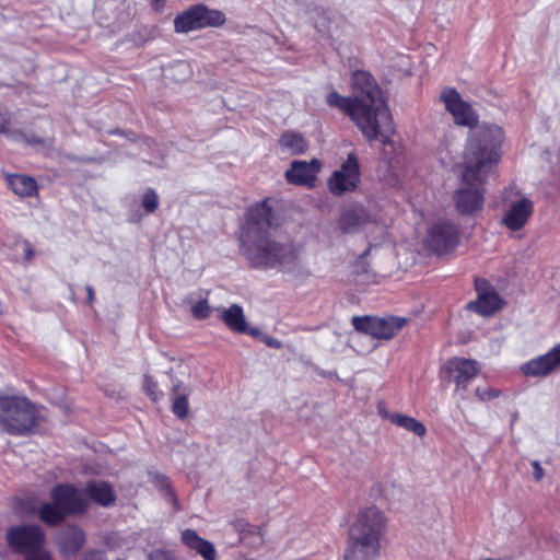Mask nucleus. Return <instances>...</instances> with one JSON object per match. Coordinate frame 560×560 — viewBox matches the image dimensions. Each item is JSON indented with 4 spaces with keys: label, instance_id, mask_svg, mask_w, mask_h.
Here are the masks:
<instances>
[{
    "label": "nucleus",
    "instance_id": "nucleus-35",
    "mask_svg": "<svg viewBox=\"0 0 560 560\" xmlns=\"http://www.w3.org/2000/svg\"><path fill=\"white\" fill-rule=\"evenodd\" d=\"M72 535H73L74 545H75L74 548L78 549L83 544V540H84L83 534L80 530L74 529L72 532Z\"/></svg>",
    "mask_w": 560,
    "mask_h": 560
},
{
    "label": "nucleus",
    "instance_id": "nucleus-36",
    "mask_svg": "<svg viewBox=\"0 0 560 560\" xmlns=\"http://www.w3.org/2000/svg\"><path fill=\"white\" fill-rule=\"evenodd\" d=\"M23 250L25 252L26 259H31L33 256V250L31 245L27 242L22 243Z\"/></svg>",
    "mask_w": 560,
    "mask_h": 560
},
{
    "label": "nucleus",
    "instance_id": "nucleus-26",
    "mask_svg": "<svg viewBox=\"0 0 560 560\" xmlns=\"http://www.w3.org/2000/svg\"><path fill=\"white\" fill-rule=\"evenodd\" d=\"M141 206L147 212H154L159 207V196L153 189H148L141 197Z\"/></svg>",
    "mask_w": 560,
    "mask_h": 560
},
{
    "label": "nucleus",
    "instance_id": "nucleus-11",
    "mask_svg": "<svg viewBox=\"0 0 560 560\" xmlns=\"http://www.w3.org/2000/svg\"><path fill=\"white\" fill-rule=\"evenodd\" d=\"M7 539L11 548L28 555L43 548L45 536L36 525L12 527L7 532Z\"/></svg>",
    "mask_w": 560,
    "mask_h": 560
},
{
    "label": "nucleus",
    "instance_id": "nucleus-8",
    "mask_svg": "<svg viewBox=\"0 0 560 560\" xmlns=\"http://www.w3.org/2000/svg\"><path fill=\"white\" fill-rule=\"evenodd\" d=\"M534 213V201L526 195L515 191L505 203L501 223L508 230L516 232L525 228Z\"/></svg>",
    "mask_w": 560,
    "mask_h": 560
},
{
    "label": "nucleus",
    "instance_id": "nucleus-7",
    "mask_svg": "<svg viewBox=\"0 0 560 560\" xmlns=\"http://www.w3.org/2000/svg\"><path fill=\"white\" fill-rule=\"evenodd\" d=\"M225 23L224 14L219 10L208 9L206 5H195L174 20L175 31L177 33H188L203 27H217Z\"/></svg>",
    "mask_w": 560,
    "mask_h": 560
},
{
    "label": "nucleus",
    "instance_id": "nucleus-39",
    "mask_svg": "<svg viewBox=\"0 0 560 560\" xmlns=\"http://www.w3.org/2000/svg\"><path fill=\"white\" fill-rule=\"evenodd\" d=\"M85 290H86V294H88V300H89V302H90V303H92V302H93V300H94V290H93V288H92V287H90V285H88V287L85 288Z\"/></svg>",
    "mask_w": 560,
    "mask_h": 560
},
{
    "label": "nucleus",
    "instance_id": "nucleus-14",
    "mask_svg": "<svg viewBox=\"0 0 560 560\" xmlns=\"http://www.w3.org/2000/svg\"><path fill=\"white\" fill-rule=\"evenodd\" d=\"M375 222V215L369 209L360 205H352L341 212L338 228L342 233L355 234L365 232Z\"/></svg>",
    "mask_w": 560,
    "mask_h": 560
},
{
    "label": "nucleus",
    "instance_id": "nucleus-12",
    "mask_svg": "<svg viewBox=\"0 0 560 560\" xmlns=\"http://www.w3.org/2000/svg\"><path fill=\"white\" fill-rule=\"evenodd\" d=\"M458 243V229L450 221L433 223L424 238V246L438 254L445 253Z\"/></svg>",
    "mask_w": 560,
    "mask_h": 560
},
{
    "label": "nucleus",
    "instance_id": "nucleus-33",
    "mask_svg": "<svg viewBox=\"0 0 560 560\" xmlns=\"http://www.w3.org/2000/svg\"><path fill=\"white\" fill-rule=\"evenodd\" d=\"M9 125L8 114L0 109V133L5 132Z\"/></svg>",
    "mask_w": 560,
    "mask_h": 560
},
{
    "label": "nucleus",
    "instance_id": "nucleus-23",
    "mask_svg": "<svg viewBox=\"0 0 560 560\" xmlns=\"http://www.w3.org/2000/svg\"><path fill=\"white\" fill-rule=\"evenodd\" d=\"M188 386L178 383L172 386V410L178 418L184 419L188 416L189 404H188Z\"/></svg>",
    "mask_w": 560,
    "mask_h": 560
},
{
    "label": "nucleus",
    "instance_id": "nucleus-31",
    "mask_svg": "<svg viewBox=\"0 0 560 560\" xmlns=\"http://www.w3.org/2000/svg\"><path fill=\"white\" fill-rule=\"evenodd\" d=\"M533 477L536 481H540L544 478L545 471L538 460L532 462Z\"/></svg>",
    "mask_w": 560,
    "mask_h": 560
},
{
    "label": "nucleus",
    "instance_id": "nucleus-19",
    "mask_svg": "<svg viewBox=\"0 0 560 560\" xmlns=\"http://www.w3.org/2000/svg\"><path fill=\"white\" fill-rule=\"evenodd\" d=\"M220 318L222 322L235 332H249L256 335V329H247V323L242 306L232 304L229 307L222 308L220 312Z\"/></svg>",
    "mask_w": 560,
    "mask_h": 560
},
{
    "label": "nucleus",
    "instance_id": "nucleus-16",
    "mask_svg": "<svg viewBox=\"0 0 560 560\" xmlns=\"http://www.w3.org/2000/svg\"><path fill=\"white\" fill-rule=\"evenodd\" d=\"M322 162L313 159L310 162L295 160L284 173L285 180L295 186L314 187L317 174L320 172Z\"/></svg>",
    "mask_w": 560,
    "mask_h": 560
},
{
    "label": "nucleus",
    "instance_id": "nucleus-9",
    "mask_svg": "<svg viewBox=\"0 0 560 560\" xmlns=\"http://www.w3.org/2000/svg\"><path fill=\"white\" fill-rule=\"evenodd\" d=\"M406 324L404 317H359L352 318L353 327L361 332L378 339H389L397 335Z\"/></svg>",
    "mask_w": 560,
    "mask_h": 560
},
{
    "label": "nucleus",
    "instance_id": "nucleus-13",
    "mask_svg": "<svg viewBox=\"0 0 560 560\" xmlns=\"http://www.w3.org/2000/svg\"><path fill=\"white\" fill-rule=\"evenodd\" d=\"M441 100L457 125L465 127H474L477 125V114L471 106L460 97L455 89L445 88L441 93Z\"/></svg>",
    "mask_w": 560,
    "mask_h": 560
},
{
    "label": "nucleus",
    "instance_id": "nucleus-10",
    "mask_svg": "<svg viewBox=\"0 0 560 560\" xmlns=\"http://www.w3.org/2000/svg\"><path fill=\"white\" fill-rule=\"evenodd\" d=\"M360 182V166L355 153H349L340 168L335 171L328 178V188L331 194L341 196L352 191Z\"/></svg>",
    "mask_w": 560,
    "mask_h": 560
},
{
    "label": "nucleus",
    "instance_id": "nucleus-27",
    "mask_svg": "<svg viewBox=\"0 0 560 560\" xmlns=\"http://www.w3.org/2000/svg\"><path fill=\"white\" fill-rule=\"evenodd\" d=\"M191 314L196 319H206L211 314V307L206 299H201L191 305Z\"/></svg>",
    "mask_w": 560,
    "mask_h": 560
},
{
    "label": "nucleus",
    "instance_id": "nucleus-21",
    "mask_svg": "<svg viewBox=\"0 0 560 560\" xmlns=\"http://www.w3.org/2000/svg\"><path fill=\"white\" fill-rule=\"evenodd\" d=\"M183 542L190 549L198 552L205 560H217V551L214 546L198 536L192 529H186L182 533Z\"/></svg>",
    "mask_w": 560,
    "mask_h": 560
},
{
    "label": "nucleus",
    "instance_id": "nucleus-40",
    "mask_svg": "<svg viewBox=\"0 0 560 560\" xmlns=\"http://www.w3.org/2000/svg\"><path fill=\"white\" fill-rule=\"evenodd\" d=\"M267 345L273 348H280V342L276 339H270L267 341Z\"/></svg>",
    "mask_w": 560,
    "mask_h": 560
},
{
    "label": "nucleus",
    "instance_id": "nucleus-18",
    "mask_svg": "<svg viewBox=\"0 0 560 560\" xmlns=\"http://www.w3.org/2000/svg\"><path fill=\"white\" fill-rule=\"evenodd\" d=\"M478 298L469 304V307L482 316H490L503 306L499 294L488 287L486 281H478L476 284Z\"/></svg>",
    "mask_w": 560,
    "mask_h": 560
},
{
    "label": "nucleus",
    "instance_id": "nucleus-5",
    "mask_svg": "<svg viewBox=\"0 0 560 560\" xmlns=\"http://www.w3.org/2000/svg\"><path fill=\"white\" fill-rule=\"evenodd\" d=\"M37 423L35 406L23 395H0V429L11 435H26Z\"/></svg>",
    "mask_w": 560,
    "mask_h": 560
},
{
    "label": "nucleus",
    "instance_id": "nucleus-34",
    "mask_svg": "<svg viewBox=\"0 0 560 560\" xmlns=\"http://www.w3.org/2000/svg\"><path fill=\"white\" fill-rule=\"evenodd\" d=\"M378 415L382 418L387 419L388 421H390L393 423V417L398 416V412L393 413V412H389L385 407H380Z\"/></svg>",
    "mask_w": 560,
    "mask_h": 560
},
{
    "label": "nucleus",
    "instance_id": "nucleus-38",
    "mask_svg": "<svg viewBox=\"0 0 560 560\" xmlns=\"http://www.w3.org/2000/svg\"><path fill=\"white\" fill-rule=\"evenodd\" d=\"M86 560H105L104 555L102 552L95 551L92 552Z\"/></svg>",
    "mask_w": 560,
    "mask_h": 560
},
{
    "label": "nucleus",
    "instance_id": "nucleus-2",
    "mask_svg": "<svg viewBox=\"0 0 560 560\" xmlns=\"http://www.w3.org/2000/svg\"><path fill=\"white\" fill-rule=\"evenodd\" d=\"M277 228L268 200L252 206L238 236L242 255L257 269H275L294 276L302 273L304 260L301 252L273 240L270 231Z\"/></svg>",
    "mask_w": 560,
    "mask_h": 560
},
{
    "label": "nucleus",
    "instance_id": "nucleus-15",
    "mask_svg": "<svg viewBox=\"0 0 560 560\" xmlns=\"http://www.w3.org/2000/svg\"><path fill=\"white\" fill-rule=\"evenodd\" d=\"M445 372L452 376L456 392H465L469 383L479 374L481 366L472 359L455 357L444 365Z\"/></svg>",
    "mask_w": 560,
    "mask_h": 560
},
{
    "label": "nucleus",
    "instance_id": "nucleus-4",
    "mask_svg": "<svg viewBox=\"0 0 560 560\" xmlns=\"http://www.w3.org/2000/svg\"><path fill=\"white\" fill-rule=\"evenodd\" d=\"M387 517L378 508L371 505L358 511L349 527L347 549L360 551L366 556L380 557L382 539L386 535Z\"/></svg>",
    "mask_w": 560,
    "mask_h": 560
},
{
    "label": "nucleus",
    "instance_id": "nucleus-20",
    "mask_svg": "<svg viewBox=\"0 0 560 560\" xmlns=\"http://www.w3.org/2000/svg\"><path fill=\"white\" fill-rule=\"evenodd\" d=\"M86 500H91L100 505L108 506L115 501V492L112 486L105 481L89 482L84 490Z\"/></svg>",
    "mask_w": 560,
    "mask_h": 560
},
{
    "label": "nucleus",
    "instance_id": "nucleus-37",
    "mask_svg": "<svg viewBox=\"0 0 560 560\" xmlns=\"http://www.w3.org/2000/svg\"><path fill=\"white\" fill-rule=\"evenodd\" d=\"M166 0H152V5L155 11H162Z\"/></svg>",
    "mask_w": 560,
    "mask_h": 560
},
{
    "label": "nucleus",
    "instance_id": "nucleus-17",
    "mask_svg": "<svg viewBox=\"0 0 560 560\" xmlns=\"http://www.w3.org/2000/svg\"><path fill=\"white\" fill-rule=\"evenodd\" d=\"M560 368V343L551 348L547 353L536 357L521 368L527 376L544 377Z\"/></svg>",
    "mask_w": 560,
    "mask_h": 560
},
{
    "label": "nucleus",
    "instance_id": "nucleus-29",
    "mask_svg": "<svg viewBox=\"0 0 560 560\" xmlns=\"http://www.w3.org/2000/svg\"><path fill=\"white\" fill-rule=\"evenodd\" d=\"M476 395L481 400H490V399H493V398L498 397L499 396V392L494 390V389H491V388H487V387H478L476 389Z\"/></svg>",
    "mask_w": 560,
    "mask_h": 560
},
{
    "label": "nucleus",
    "instance_id": "nucleus-32",
    "mask_svg": "<svg viewBox=\"0 0 560 560\" xmlns=\"http://www.w3.org/2000/svg\"><path fill=\"white\" fill-rule=\"evenodd\" d=\"M150 560H173L170 552L164 550H155L150 553L149 556Z\"/></svg>",
    "mask_w": 560,
    "mask_h": 560
},
{
    "label": "nucleus",
    "instance_id": "nucleus-6",
    "mask_svg": "<svg viewBox=\"0 0 560 560\" xmlns=\"http://www.w3.org/2000/svg\"><path fill=\"white\" fill-rule=\"evenodd\" d=\"M50 497L52 503H44L38 509L40 521L49 525L60 523L68 514L82 513L89 506L84 492L70 485L55 487Z\"/></svg>",
    "mask_w": 560,
    "mask_h": 560
},
{
    "label": "nucleus",
    "instance_id": "nucleus-22",
    "mask_svg": "<svg viewBox=\"0 0 560 560\" xmlns=\"http://www.w3.org/2000/svg\"><path fill=\"white\" fill-rule=\"evenodd\" d=\"M7 182L12 191L20 197H33L38 191L36 180L27 175L12 174L7 176Z\"/></svg>",
    "mask_w": 560,
    "mask_h": 560
},
{
    "label": "nucleus",
    "instance_id": "nucleus-1",
    "mask_svg": "<svg viewBox=\"0 0 560 560\" xmlns=\"http://www.w3.org/2000/svg\"><path fill=\"white\" fill-rule=\"evenodd\" d=\"M504 131L497 124L483 122L467 141L462 163V186L453 195L456 210L462 215H475L483 210L487 179L502 156Z\"/></svg>",
    "mask_w": 560,
    "mask_h": 560
},
{
    "label": "nucleus",
    "instance_id": "nucleus-28",
    "mask_svg": "<svg viewBox=\"0 0 560 560\" xmlns=\"http://www.w3.org/2000/svg\"><path fill=\"white\" fill-rule=\"evenodd\" d=\"M143 390L153 401H158L163 396V393L158 388V384L151 376L144 377Z\"/></svg>",
    "mask_w": 560,
    "mask_h": 560
},
{
    "label": "nucleus",
    "instance_id": "nucleus-30",
    "mask_svg": "<svg viewBox=\"0 0 560 560\" xmlns=\"http://www.w3.org/2000/svg\"><path fill=\"white\" fill-rule=\"evenodd\" d=\"M25 560H51V558L46 550L40 548L34 552L25 555Z\"/></svg>",
    "mask_w": 560,
    "mask_h": 560
},
{
    "label": "nucleus",
    "instance_id": "nucleus-24",
    "mask_svg": "<svg viewBox=\"0 0 560 560\" xmlns=\"http://www.w3.org/2000/svg\"><path fill=\"white\" fill-rule=\"evenodd\" d=\"M279 145L283 152L289 154H302L307 150L306 140L299 133L284 132L279 139Z\"/></svg>",
    "mask_w": 560,
    "mask_h": 560
},
{
    "label": "nucleus",
    "instance_id": "nucleus-41",
    "mask_svg": "<svg viewBox=\"0 0 560 560\" xmlns=\"http://www.w3.org/2000/svg\"><path fill=\"white\" fill-rule=\"evenodd\" d=\"M179 67L180 68H187V66L185 63H180Z\"/></svg>",
    "mask_w": 560,
    "mask_h": 560
},
{
    "label": "nucleus",
    "instance_id": "nucleus-25",
    "mask_svg": "<svg viewBox=\"0 0 560 560\" xmlns=\"http://www.w3.org/2000/svg\"><path fill=\"white\" fill-rule=\"evenodd\" d=\"M393 424L412 432L417 436H424L427 434L425 425L416 418L407 415L398 413V416L393 417Z\"/></svg>",
    "mask_w": 560,
    "mask_h": 560
},
{
    "label": "nucleus",
    "instance_id": "nucleus-3",
    "mask_svg": "<svg viewBox=\"0 0 560 560\" xmlns=\"http://www.w3.org/2000/svg\"><path fill=\"white\" fill-rule=\"evenodd\" d=\"M354 97H346L336 91L326 96L329 106L350 116L369 141L387 143L394 133L390 112L382 96L381 89L369 72L355 71L352 74Z\"/></svg>",
    "mask_w": 560,
    "mask_h": 560
}]
</instances>
